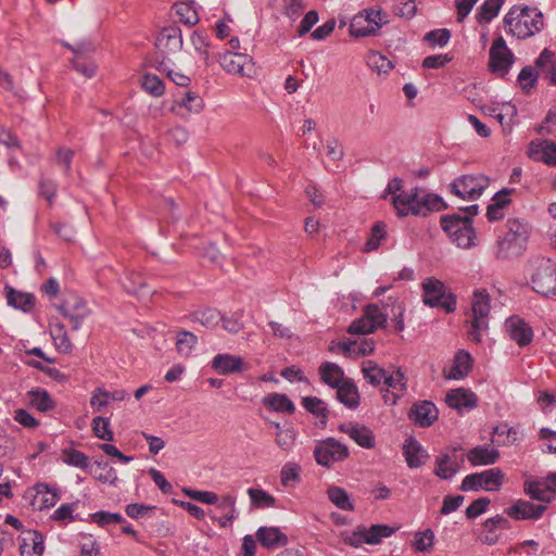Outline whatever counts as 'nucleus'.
<instances>
[{"instance_id": "nucleus-25", "label": "nucleus", "mask_w": 556, "mask_h": 556, "mask_svg": "<svg viewBox=\"0 0 556 556\" xmlns=\"http://www.w3.org/2000/svg\"><path fill=\"white\" fill-rule=\"evenodd\" d=\"M256 539L267 549L285 546L288 544V536L278 527H260L256 531Z\"/></svg>"}, {"instance_id": "nucleus-34", "label": "nucleus", "mask_w": 556, "mask_h": 556, "mask_svg": "<svg viewBox=\"0 0 556 556\" xmlns=\"http://www.w3.org/2000/svg\"><path fill=\"white\" fill-rule=\"evenodd\" d=\"M472 358L470 354L464 350L458 351L454 358V365L446 375L447 379L459 380L469 372L471 368Z\"/></svg>"}, {"instance_id": "nucleus-13", "label": "nucleus", "mask_w": 556, "mask_h": 556, "mask_svg": "<svg viewBox=\"0 0 556 556\" xmlns=\"http://www.w3.org/2000/svg\"><path fill=\"white\" fill-rule=\"evenodd\" d=\"M489 54L491 72L501 77L505 76L514 63V54L502 37L494 40Z\"/></svg>"}, {"instance_id": "nucleus-63", "label": "nucleus", "mask_w": 556, "mask_h": 556, "mask_svg": "<svg viewBox=\"0 0 556 556\" xmlns=\"http://www.w3.org/2000/svg\"><path fill=\"white\" fill-rule=\"evenodd\" d=\"M184 493L193 501L208 504V505H215L218 500V495L211 491H198V490L185 489Z\"/></svg>"}, {"instance_id": "nucleus-10", "label": "nucleus", "mask_w": 556, "mask_h": 556, "mask_svg": "<svg viewBox=\"0 0 556 556\" xmlns=\"http://www.w3.org/2000/svg\"><path fill=\"white\" fill-rule=\"evenodd\" d=\"M313 454L319 466L330 468L334 463L345 460L350 456V451L337 439L327 438L316 443Z\"/></svg>"}, {"instance_id": "nucleus-39", "label": "nucleus", "mask_w": 556, "mask_h": 556, "mask_svg": "<svg viewBox=\"0 0 556 556\" xmlns=\"http://www.w3.org/2000/svg\"><path fill=\"white\" fill-rule=\"evenodd\" d=\"M362 372L366 381L372 386L383 382L387 375V371L374 361H365L362 365Z\"/></svg>"}, {"instance_id": "nucleus-22", "label": "nucleus", "mask_w": 556, "mask_h": 556, "mask_svg": "<svg viewBox=\"0 0 556 556\" xmlns=\"http://www.w3.org/2000/svg\"><path fill=\"white\" fill-rule=\"evenodd\" d=\"M339 430L348 434L353 441L364 448H372L376 443L374 432L366 426L343 422L339 426Z\"/></svg>"}, {"instance_id": "nucleus-62", "label": "nucleus", "mask_w": 556, "mask_h": 556, "mask_svg": "<svg viewBox=\"0 0 556 556\" xmlns=\"http://www.w3.org/2000/svg\"><path fill=\"white\" fill-rule=\"evenodd\" d=\"M539 75L535 66H525L518 75L519 85L523 90H529L535 85Z\"/></svg>"}, {"instance_id": "nucleus-59", "label": "nucleus", "mask_w": 556, "mask_h": 556, "mask_svg": "<svg viewBox=\"0 0 556 556\" xmlns=\"http://www.w3.org/2000/svg\"><path fill=\"white\" fill-rule=\"evenodd\" d=\"M91 521L104 527L111 523H124V517L118 513L100 510L90 515Z\"/></svg>"}, {"instance_id": "nucleus-19", "label": "nucleus", "mask_w": 556, "mask_h": 556, "mask_svg": "<svg viewBox=\"0 0 556 556\" xmlns=\"http://www.w3.org/2000/svg\"><path fill=\"white\" fill-rule=\"evenodd\" d=\"M394 529L383 525H372L369 529H362L353 533L351 543L355 546L367 543L378 544L383 538H389L393 534Z\"/></svg>"}, {"instance_id": "nucleus-32", "label": "nucleus", "mask_w": 556, "mask_h": 556, "mask_svg": "<svg viewBox=\"0 0 556 556\" xmlns=\"http://www.w3.org/2000/svg\"><path fill=\"white\" fill-rule=\"evenodd\" d=\"M535 67L551 85L556 86V58L552 51L544 49L535 61Z\"/></svg>"}, {"instance_id": "nucleus-24", "label": "nucleus", "mask_w": 556, "mask_h": 556, "mask_svg": "<svg viewBox=\"0 0 556 556\" xmlns=\"http://www.w3.org/2000/svg\"><path fill=\"white\" fill-rule=\"evenodd\" d=\"M204 108V102L202 98L193 91H186L185 94L180 99H176L170 108V111L176 115L181 117H186V114L182 113L185 109L188 113L198 114Z\"/></svg>"}, {"instance_id": "nucleus-11", "label": "nucleus", "mask_w": 556, "mask_h": 556, "mask_svg": "<svg viewBox=\"0 0 556 556\" xmlns=\"http://www.w3.org/2000/svg\"><path fill=\"white\" fill-rule=\"evenodd\" d=\"M182 34L181 29L177 26L164 27L156 37L155 47L156 55L154 64L159 61L165 60L170 62V55L179 52L182 48Z\"/></svg>"}, {"instance_id": "nucleus-12", "label": "nucleus", "mask_w": 556, "mask_h": 556, "mask_svg": "<svg viewBox=\"0 0 556 556\" xmlns=\"http://www.w3.org/2000/svg\"><path fill=\"white\" fill-rule=\"evenodd\" d=\"M504 473L500 468H491L482 472L468 475L464 478L460 490L464 492L478 491H497L502 486Z\"/></svg>"}, {"instance_id": "nucleus-17", "label": "nucleus", "mask_w": 556, "mask_h": 556, "mask_svg": "<svg viewBox=\"0 0 556 556\" xmlns=\"http://www.w3.org/2000/svg\"><path fill=\"white\" fill-rule=\"evenodd\" d=\"M58 308L64 317L70 319L73 330H78L90 313L86 302L78 298L66 300Z\"/></svg>"}, {"instance_id": "nucleus-55", "label": "nucleus", "mask_w": 556, "mask_h": 556, "mask_svg": "<svg viewBox=\"0 0 556 556\" xmlns=\"http://www.w3.org/2000/svg\"><path fill=\"white\" fill-rule=\"evenodd\" d=\"M92 431L96 437L104 441H113L114 434L110 429V421L106 418L98 416L92 420Z\"/></svg>"}, {"instance_id": "nucleus-8", "label": "nucleus", "mask_w": 556, "mask_h": 556, "mask_svg": "<svg viewBox=\"0 0 556 556\" xmlns=\"http://www.w3.org/2000/svg\"><path fill=\"white\" fill-rule=\"evenodd\" d=\"M490 179L482 174L463 175L448 185L451 193L465 201H475L489 187Z\"/></svg>"}, {"instance_id": "nucleus-26", "label": "nucleus", "mask_w": 556, "mask_h": 556, "mask_svg": "<svg viewBox=\"0 0 556 556\" xmlns=\"http://www.w3.org/2000/svg\"><path fill=\"white\" fill-rule=\"evenodd\" d=\"M445 402L457 410L471 409L477 406V396L472 391L459 388L447 392Z\"/></svg>"}, {"instance_id": "nucleus-42", "label": "nucleus", "mask_w": 556, "mask_h": 556, "mask_svg": "<svg viewBox=\"0 0 556 556\" xmlns=\"http://www.w3.org/2000/svg\"><path fill=\"white\" fill-rule=\"evenodd\" d=\"M525 492L532 498L545 503L553 501V494L546 490L544 479L541 481L526 482Z\"/></svg>"}, {"instance_id": "nucleus-1", "label": "nucleus", "mask_w": 556, "mask_h": 556, "mask_svg": "<svg viewBox=\"0 0 556 556\" xmlns=\"http://www.w3.org/2000/svg\"><path fill=\"white\" fill-rule=\"evenodd\" d=\"M392 204L396 214L401 217L407 215L427 216L431 212H438L445 207L441 197L417 187L392 197Z\"/></svg>"}, {"instance_id": "nucleus-58", "label": "nucleus", "mask_w": 556, "mask_h": 556, "mask_svg": "<svg viewBox=\"0 0 556 556\" xmlns=\"http://www.w3.org/2000/svg\"><path fill=\"white\" fill-rule=\"evenodd\" d=\"M74 70L85 78H92L98 70V65L93 60L89 59H72Z\"/></svg>"}, {"instance_id": "nucleus-7", "label": "nucleus", "mask_w": 556, "mask_h": 556, "mask_svg": "<svg viewBox=\"0 0 556 556\" xmlns=\"http://www.w3.org/2000/svg\"><path fill=\"white\" fill-rule=\"evenodd\" d=\"M388 23L389 18L386 12L376 9H365L352 18L350 34L353 37L375 36Z\"/></svg>"}, {"instance_id": "nucleus-43", "label": "nucleus", "mask_w": 556, "mask_h": 556, "mask_svg": "<svg viewBox=\"0 0 556 556\" xmlns=\"http://www.w3.org/2000/svg\"><path fill=\"white\" fill-rule=\"evenodd\" d=\"M192 318L206 328H214L220 323L223 315L216 308L207 307L195 312Z\"/></svg>"}, {"instance_id": "nucleus-37", "label": "nucleus", "mask_w": 556, "mask_h": 556, "mask_svg": "<svg viewBox=\"0 0 556 556\" xmlns=\"http://www.w3.org/2000/svg\"><path fill=\"white\" fill-rule=\"evenodd\" d=\"M33 407L39 412H49L54 408V401L46 390L31 389L27 393Z\"/></svg>"}, {"instance_id": "nucleus-21", "label": "nucleus", "mask_w": 556, "mask_h": 556, "mask_svg": "<svg viewBox=\"0 0 556 556\" xmlns=\"http://www.w3.org/2000/svg\"><path fill=\"white\" fill-rule=\"evenodd\" d=\"M212 368L219 375H231L242 372L247 365L242 357L232 354H217L211 362Z\"/></svg>"}, {"instance_id": "nucleus-45", "label": "nucleus", "mask_w": 556, "mask_h": 556, "mask_svg": "<svg viewBox=\"0 0 556 556\" xmlns=\"http://www.w3.org/2000/svg\"><path fill=\"white\" fill-rule=\"evenodd\" d=\"M302 468L299 464L293 462L286 463L280 471V479L283 486L289 488L300 481Z\"/></svg>"}, {"instance_id": "nucleus-60", "label": "nucleus", "mask_w": 556, "mask_h": 556, "mask_svg": "<svg viewBox=\"0 0 556 556\" xmlns=\"http://www.w3.org/2000/svg\"><path fill=\"white\" fill-rule=\"evenodd\" d=\"M434 542V533L432 530L417 532L414 539V547L418 552H428L432 548Z\"/></svg>"}, {"instance_id": "nucleus-30", "label": "nucleus", "mask_w": 556, "mask_h": 556, "mask_svg": "<svg viewBox=\"0 0 556 556\" xmlns=\"http://www.w3.org/2000/svg\"><path fill=\"white\" fill-rule=\"evenodd\" d=\"M321 381L336 389L343 383L348 378L344 377L342 368L336 363L325 362L318 369Z\"/></svg>"}, {"instance_id": "nucleus-4", "label": "nucleus", "mask_w": 556, "mask_h": 556, "mask_svg": "<svg viewBox=\"0 0 556 556\" xmlns=\"http://www.w3.org/2000/svg\"><path fill=\"white\" fill-rule=\"evenodd\" d=\"M441 226L453 243L463 249L476 245V231L469 216L448 214L441 217Z\"/></svg>"}, {"instance_id": "nucleus-31", "label": "nucleus", "mask_w": 556, "mask_h": 556, "mask_svg": "<svg viewBox=\"0 0 556 556\" xmlns=\"http://www.w3.org/2000/svg\"><path fill=\"white\" fill-rule=\"evenodd\" d=\"M404 455L406 463L410 468L420 467L425 463L426 458H428L427 451L413 438L406 440L404 444Z\"/></svg>"}, {"instance_id": "nucleus-6", "label": "nucleus", "mask_w": 556, "mask_h": 556, "mask_svg": "<svg viewBox=\"0 0 556 556\" xmlns=\"http://www.w3.org/2000/svg\"><path fill=\"white\" fill-rule=\"evenodd\" d=\"M531 285L536 293L546 298H556V264L549 258L535 260Z\"/></svg>"}, {"instance_id": "nucleus-14", "label": "nucleus", "mask_w": 556, "mask_h": 556, "mask_svg": "<svg viewBox=\"0 0 556 556\" xmlns=\"http://www.w3.org/2000/svg\"><path fill=\"white\" fill-rule=\"evenodd\" d=\"M462 447H453L446 453H441L435 458L434 475L441 479H452L460 469V465L464 463V455H458V451Z\"/></svg>"}, {"instance_id": "nucleus-64", "label": "nucleus", "mask_w": 556, "mask_h": 556, "mask_svg": "<svg viewBox=\"0 0 556 556\" xmlns=\"http://www.w3.org/2000/svg\"><path fill=\"white\" fill-rule=\"evenodd\" d=\"M451 38V33L446 28L435 29L427 33L425 35V40L429 42L431 46L444 47L447 45Z\"/></svg>"}, {"instance_id": "nucleus-49", "label": "nucleus", "mask_w": 556, "mask_h": 556, "mask_svg": "<svg viewBox=\"0 0 556 556\" xmlns=\"http://www.w3.org/2000/svg\"><path fill=\"white\" fill-rule=\"evenodd\" d=\"M172 62H167L165 60L159 61L157 64H154L155 68L164 74L176 85L181 87H187L190 83V78L179 72H175L170 67Z\"/></svg>"}, {"instance_id": "nucleus-46", "label": "nucleus", "mask_w": 556, "mask_h": 556, "mask_svg": "<svg viewBox=\"0 0 556 556\" xmlns=\"http://www.w3.org/2000/svg\"><path fill=\"white\" fill-rule=\"evenodd\" d=\"M62 458L65 464L80 469H87L89 466L88 456L75 448H65L62 451Z\"/></svg>"}, {"instance_id": "nucleus-18", "label": "nucleus", "mask_w": 556, "mask_h": 556, "mask_svg": "<svg viewBox=\"0 0 556 556\" xmlns=\"http://www.w3.org/2000/svg\"><path fill=\"white\" fill-rule=\"evenodd\" d=\"M505 328L510 339L519 346H526L532 342L533 331L529 324L519 316H510L505 321Z\"/></svg>"}, {"instance_id": "nucleus-23", "label": "nucleus", "mask_w": 556, "mask_h": 556, "mask_svg": "<svg viewBox=\"0 0 556 556\" xmlns=\"http://www.w3.org/2000/svg\"><path fill=\"white\" fill-rule=\"evenodd\" d=\"M528 155L535 162H544L547 165L556 166V142L548 140L532 141L529 146Z\"/></svg>"}, {"instance_id": "nucleus-54", "label": "nucleus", "mask_w": 556, "mask_h": 556, "mask_svg": "<svg viewBox=\"0 0 556 556\" xmlns=\"http://www.w3.org/2000/svg\"><path fill=\"white\" fill-rule=\"evenodd\" d=\"M248 494L252 504L256 507H273L276 503L274 496L261 489H249Z\"/></svg>"}, {"instance_id": "nucleus-27", "label": "nucleus", "mask_w": 556, "mask_h": 556, "mask_svg": "<svg viewBox=\"0 0 556 556\" xmlns=\"http://www.w3.org/2000/svg\"><path fill=\"white\" fill-rule=\"evenodd\" d=\"M43 551V536L40 532L29 530L24 533L20 544L21 556H41Z\"/></svg>"}, {"instance_id": "nucleus-5", "label": "nucleus", "mask_w": 556, "mask_h": 556, "mask_svg": "<svg viewBox=\"0 0 556 556\" xmlns=\"http://www.w3.org/2000/svg\"><path fill=\"white\" fill-rule=\"evenodd\" d=\"M491 309L490 294L485 289H476L471 301V319L468 337L471 341L480 342L482 333L489 328Z\"/></svg>"}, {"instance_id": "nucleus-44", "label": "nucleus", "mask_w": 556, "mask_h": 556, "mask_svg": "<svg viewBox=\"0 0 556 556\" xmlns=\"http://www.w3.org/2000/svg\"><path fill=\"white\" fill-rule=\"evenodd\" d=\"M503 2L504 0H485L477 13L479 23H490L497 16Z\"/></svg>"}, {"instance_id": "nucleus-56", "label": "nucleus", "mask_w": 556, "mask_h": 556, "mask_svg": "<svg viewBox=\"0 0 556 556\" xmlns=\"http://www.w3.org/2000/svg\"><path fill=\"white\" fill-rule=\"evenodd\" d=\"M242 318H243V311L238 309L235 313H232V315L229 317L223 315V319L220 321L223 323V328L227 332L236 334L244 328Z\"/></svg>"}, {"instance_id": "nucleus-28", "label": "nucleus", "mask_w": 556, "mask_h": 556, "mask_svg": "<svg viewBox=\"0 0 556 556\" xmlns=\"http://www.w3.org/2000/svg\"><path fill=\"white\" fill-rule=\"evenodd\" d=\"M466 457L472 466H486L496 463L500 458V452L486 445H478L471 448Z\"/></svg>"}, {"instance_id": "nucleus-41", "label": "nucleus", "mask_w": 556, "mask_h": 556, "mask_svg": "<svg viewBox=\"0 0 556 556\" xmlns=\"http://www.w3.org/2000/svg\"><path fill=\"white\" fill-rule=\"evenodd\" d=\"M198 343V338L192 332L182 330L177 333L176 337V349L177 352L185 357L191 355Z\"/></svg>"}, {"instance_id": "nucleus-9", "label": "nucleus", "mask_w": 556, "mask_h": 556, "mask_svg": "<svg viewBox=\"0 0 556 556\" xmlns=\"http://www.w3.org/2000/svg\"><path fill=\"white\" fill-rule=\"evenodd\" d=\"M424 303L430 307L443 308L446 313L456 309V300L454 295L447 294L445 286L438 279L427 278L422 282Z\"/></svg>"}, {"instance_id": "nucleus-61", "label": "nucleus", "mask_w": 556, "mask_h": 556, "mask_svg": "<svg viewBox=\"0 0 556 556\" xmlns=\"http://www.w3.org/2000/svg\"><path fill=\"white\" fill-rule=\"evenodd\" d=\"M383 382L391 391H396L403 394L406 390L405 376L400 369L392 372L391 375L387 374Z\"/></svg>"}, {"instance_id": "nucleus-3", "label": "nucleus", "mask_w": 556, "mask_h": 556, "mask_svg": "<svg viewBox=\"0 0 556 556\" xmlns=\"http://www.w3.org/2000/svg\"><path fill=\"white\" fill-rule=\"evenodd\" d=\"M504 24L507 33L518 39H527L541 31L543 15L535 8L514 7L505 15Z\"/></svg>"}, {"instance_id": "nucleus-40", "label": "nucleus", "mask_w": 556, "mask_h": 556, "mask_svg": "<svg viewBox=\"0 0 556 556\" xmlns=\"http://www.w3.org/2000/svg\"><path fill=\"white\" fill-rule=\"evenodd\" d=\"M191 43L199 58L206 64H210V42L207 35L200 30H194L191 35Z\"/></svg>"}, {"instance_id": "nucleus-47", "label": "nucleus", "mask_w": 556, "mask_h": 556, "mask_svg": "<svg viewBox=\"0 0 556 556\" xmlns=\"http://www.w3.org/2000/svg\"><path fill=\"white\" fill-rule=\"evenodd\" d=\"M328 497L338 508L343 510H353L354 506L350 501L348 492L339 486H330L328 489Z\"/></svg>"}, {"instance_id": "nucleus-48", "label": "nucleus", "mask_w": 556, "mask_h": 556, "mask_svg": "<svg viewBox=\"0 0 556 556\" xmlns=\"http://www.w3.org/2000/svg\"><path fill=\"white\" fill-rule=\"evenodd\" d=\"M51 334H52L54 344L60 352H62L64 354H68L72 352L73 345L67 336L64 325H62V324L55 325Z\"/></svg>"}, {"instance_id": "nucleus-15", "label": "nucleus", "mask_w": 556, "mask_h": 556, "mask_svg": "<svg viewBox=\"0 0 556 556\" xmlns=\"http://www.w3.org/2000/svg\"><path fill=\"white\" fill-rule=\"evenodd\" d=\"M219 64L230 74L249 77L253 73V62L247 53L226 51L220 54Z\"/></svg>"}, {"instance_id": "nucleus-52", "label": "nucleus", "mask_w": 556, "mask_h": 556, "mask_svg": "<svg viewBox=\"0 0 556 556\" xmlns=\"http://www.w3.org/2000/svg\"><path fill=\"white\" fill-rule=\"evenodd\" d=\"M276 428V444L283 451L290 450L295 441V432L293 428L283 429L280 424H275Z\"/></svg>"}, {"instance_id": "nucleus-50", "label": "nucleus", "mask_w": 556, "mask_h": 556, "mask_svg": "<svg viewBox=\"0 0 556 556\" xmlns=\"http://www.w3.org/2000/svg\"><path fill=\"white\" fill-rule=\"evenodd\" d=\"M368 66L379 74H387L393 68V63L379 52H370L367 56Z\"/></svg>"}, {"instance_id": "nucleus-36", "label": "nucleus", "mask_w": 556, "mask_h": 556, "mask_svg": "<svg viewBox=\"0 0 556 556\" xmlns=\"http://www.w3.org/2000/svg\"><path fill=\"white\" fill-rule=\"evenodd\" d=\"M263 404L269 407L270 409L279 413L293 414L295 410L294 404L286 394H268L263 399Z\"/></svg>"}, {"instance_id": "nucleus-38", "label": "nucleus", "mask_w": 556, "mask_h": 556, "mask_svg": "<svg viewBox=\"0 0 556 556\" xmlns=\"http://www.w3.org/2000/svg\"><path fill=\"white\" fill-rule=\"evenodd\" d=\"M302 404L307 412L320 419L323 427L326 426L328 419V408L326 403L316 396L303 397Z\"/></svg>"}, {"instance_id": "nucleus-20", "label": "nucleus", "mask_w": 556, "mask_h": 556, "mask_svg": "<svg viewBox=\"0 0 556 556\" xmlns=\"http://www.w3.org/2000/svg\"><path fill=\"white\" fill-rule=\"evenodd\" d=\"M546 510L545 505H534L528 501L519 500L505 509V514L515 520H536Z\"/></svg>"}, {"instance_id": "nucleus-53", "label": "nucleus", "mask_w": 556, "mask_h": 556, "mask_svg": "<svg viewBox=\"0 0 556 556\" xmlns=\"http://www.w3.org/2000/svg\"><path fill=\"white\" fill-rule=\"evenodd\" d=\"M175 10L176 14L179 16V21L189 27L197 25L200 21L197 11L188 3H176Z\"/></svg>"}, {"instance_id": "nucleus-51", "label": "nucleus", "mask_w": 556, "mask_h": 556, "mask_svg": "<svg viewBox=\"0 0 556 556\" xmlns=\"http://www.w3.org/2000/svg\"><path fill=\"white\" fill-rule=\"evenodd\" d=\"M484 112L490 116L496 118L501 125H505L506 117H514L517 114V109L510 103H503L501 106H485Z\"/></svg>"}, {"instance_id": "nucleus-35", "label": "nucleus", "mask_w": 556, "mask_h": 556, "mask_svg": "<svg viewBox=\"0 0 556 556\" xmlns=\"http://www.w3.org/2000/svg\"><path fill=\"white\" fill-rule=\"evenodd\" d=\"M7 301L9 305L24 312L31 311L35 305V296L33 294L20 292L9 287L7 288Z\"/></svg>"}, {"instance_id": "nucleus-57", "label": "nucleus", "mask_w": 556, "mask_h": 556, "mask_svg": "<svg viewBox=\"0 0 556 556\" xmlns=\"http://www.w3.org/2000/svg\"><path fill=\"white\" fill-rule=\"evenodd\" d=\"M142 88L154 97H160L164 93L165 87L163 81L153 74H146L141 81Z\"/></svg>"}, {"instance_id": "nucleus-2", "label": "nucleus", "mask_w": 556, "mask_h": 556, "mask_svg": "<svg viewBox=\"0 0 556 556\" xmlns=\"http://www.w3.org/2000/svg\"><path fill=\"white\" fill-rule=\"evenodd\" d=\"M532 228L520 218H509L506 222V232L498 237L495 245V256L507 260L521 255L528 245Z\"/></svg>"}, {"instance_id": "nucleus-16", "label": "nucleus", "mask_w": 556, "mask_h": 556, "mask_svg": "<svg viewBox=\"0 0 556 556\" xmlns=\"http://www.w3.org/2000/svg\"><path fill=\"white\" fill-rule=\"evenodd\" d=\"M438 417L439 410L430 401L416 402L408 412L409 420L421 428L430 427Z\"/></svg>"}, {"instance_id": "nucleus-29", "label": "nucleus", "mask_w": 556, "mask_h": 556, "mask_svg": "<svg viewBox=\"0 0 556 556\" xmlns=\"http://www.w3.org/2000/svg\"><path fill=\"white\" fill-rule=\"evenodd\" d=\"M510 522L507 518L496 515L486 519L483 523V534L481 541L486 545H494L498 541V534L495 529H509Z\"/></svg>"}, {"instance_id": "nucleus-33", "label": "nucleus", "mask_w": 556, "mask_h": 556, "mask_svg": "<svg viewBox=\"0 0 556 556\" xmlns=\"http://www.w3.org/2000/svg\"><path fill=\"white\" fill-rule=\"evenodd\" d=\"M337 389V399L348 408L355 409L359 405V393L357 387L351 379H346Z\"/></svg>"}]
</instances>
